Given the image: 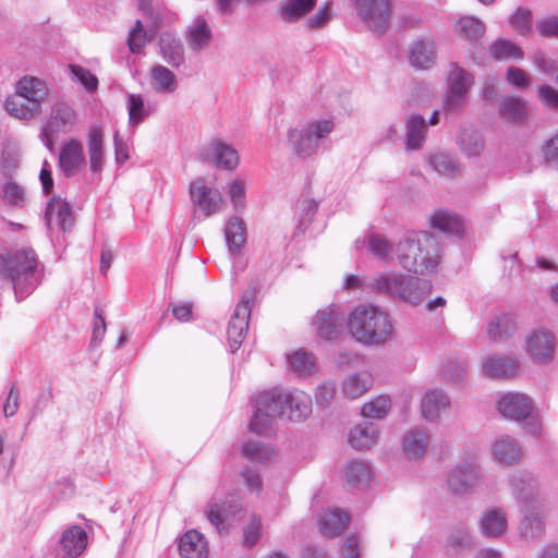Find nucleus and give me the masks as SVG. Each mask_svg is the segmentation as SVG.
I'll return each mask as SVG.
<instances>
[{"label":"nucleus","instance_id":"nucleus-14","mask_svg":"<svg viewBox=\"0 0 558 558\" xmlns=\"http://www.w3.org/2000/svg\"><path fill=\"white\" fill-rule=\"evenodd\" d=\"M450 407L451 400L446 391L438 388L428 389L421 400V414L424 420L438 423Z\"/></svg>","mask_w":558,"mask_h":558},{"label":"nucleus","instance_id":"nucleus-60","mask_svg":"<svg viewBox=\"0 0 558 558\" xmlns=\"http://www.w3.org/2000/svg\"><path fill=\"white\" fill-rule=\"evenodd\" d=\"M246 193V184L240 178H234L228 187V194L234 206H239L243 203Z\"/></svg>","mask_w":558,"mask_h":558},{"label":"nucleus","instance_id":"nucleus-8","mask_svg":"<svg viewBox=\"0 0 558 558\" xmlns=\"http://www.w3.org/2000/svg\"><path fill=\"white\" fill-rule=\"evenodd\" d=\"M201 156L204 161L227 170L235 169L240 162L236 149L221 138L208 141L203 146Z\"/></svg>","mask_w":558,"mask_h":558},{"label":"nucleus","instance_id":"nucleus-26","mask_svg":"<svg viewBox=\"0 0 558 558\" xmlns=\"http://www.w3.org/2000/svg\"><path fill=\"white\" fill-rule=\"evenodd\" d=\"M378 437V426L371 422H363L351 428L349 434V442L353 448L357 450H365L376 445Z\"/></svg>","mask_w":558,"mask_h":558},{"label":"nucleus","instance_id":"nucleus-13","mask_svg":"<svg viewBox=\"0 0 558 558\" xmlns=\"http://www.w3.org/2000/svg\"><path fill=\"white\" fill-rule=\"evenodd\" d=\"M448 82L449 90L444 100V107L450 111L460 108L464 104L472 85V77L463 69L456 68L450 72Z\"/></svg>","mask_w":558,"mask_h":558},{"label":"nucleus","instance_id":"nucleus-34","mask_svg":"<svg viewBox=\"0 0 558 558\" xmlns=\"http://www.w3.org/2000/svg\"><path fill=\"white\" fill-rule=\"evenodd\" d=\"M4 110L9 116L19 120H28L39 113L32 105L27 104L26 98L16 88L5 99Z\"/></svg>","mask_w":558,"mask_h":558},{"label":"nucleus","instance_id":"nucleus-15","mask_svg":"<svg viewBox=\"0 0 558 558\" xmlns=\"http://www.w3.org/2000/svg\"><path fill=\"white\" fill-rule=\"evenodd\" d=\"M16 90L26 98L27 104L32 105L40 112L43 104L50 95L48 83L37 76L26 75L15 85Z\"/></svg>","mask_w":558,"mask_h":558},{"label":"nucleus","instance_id":"nucleus-58","mask_svg":"<svg viewBox=\"0 0 558 558\" xmlns=\"http://www.w3.org/2000/svg\"><path fill=\"white\" fill-rule=\"evenodd\" d=\"M262 522L260 518L253 515L250 523L244 527V546L253 547L257 544L260 537Z\"/></svg>","mask_w":558,"mask_h":558},{"label":"nucleus","instance_id":"nucleus-35","mask_svg":"<svg viewBox=\"0 0 558 558\" xmlns=\"http://www.w3.org/2000/svg\"><path fill=\"white\" fill-rule=\"evenodd\" d=\"M348 522L349 517L345 512L340 509H330L320 518V531L328 537H335L344 531Z\"/></svg>","mask_w":558,"mask_h":558},{"label":"nucleus","instance_id":"nucleus-11","mask_svg":"<svg viewBox=\"0 0 558 558\" xmlns=\"http://www.w3.org/2000/svg\"><path fill=\"white\" fill-rule=\"evenodd\" d=\"M510 485L520 508L544 505L539 497L538 484L530 474L514 473Z\"/></svg>","mask_w":558,"mask_h":558},{"label":"nucleus","instance_id":"nucleus-51","mask_svg":"<svg viewBox=\"0 0 558 558\" xmlns=\"http://www.w3.org/2000/svg\"><path fill=\"white\" fill-rule=\"evenodd\" d=\"M512 28L522 36H526L532 29V13L524 8L517 9L509 19Z\"/></svg>","mask_w":558,"mask_h":558},{"label":"nucleus","instance_id":"nucleus-63","mask_svg":"<svg viewBox=\"0 0 558 558\" xmlns=\"http://www.w3.org/2000/svg\"><path fill=\"white\" fill-rule=\"evenodd\" d=\"M536 26L541 35L558 38V16H546Z\"/></svg>","mask_w":558,"mask_h":558},{"label":"nucleus","instance_id":"nucleus-5","mask_svg":"<svg viewBox=\"0 0 558 558\" xmlns=\"http://www.w3.org/2000/svg\"><path fill=\"white\" fill-rule=\"evenodd\" d=\"M497 410L505 418L522 422L523 428L530 434H541L542 423L535 415L533 401L527 395L515 391L504 393L497 400Z\"/></svg>","mask_w":558,"mask_h":558},{"label":"nucleus","instance_id":"nucleus-43","mask_svg":"<svg viewBox=\"0 0 558 558\" xmlns=\"http://www.w3.org/2000/svg\"><path fill=\"white\" fill-rule=\"evenodd\" d=\"M211 33L208 25L203 21L195 22L189 31L187 44L194 50H202L208 46Z\"/></svg>","mask_w":558,"mask_h":558},{"label":"nucleus","instance_id":"nucleus-32","mask_svg":"<svg viewBox=\"0 0 558 558\" xmlns=\"http://www.w3.org/2000/svg\"><path fill=\"white\" fill-rule=\"evenodd\" d=\"M87 545L86 532L77 525L66 529L61 536L60 547L70 557H76L83 553Z\"/></svg>","mask_w":558,"mask_h":558},{"label":"nucleus","instance_id":"nucleus-1","mask_svg":"<svg viewBox=\"0 0 558 558\" xmlns=\"http://www.w3.org/2000/svg\"><path fill=\"white\" fill-rule=\"evenodd\" d=\"M312 414V398L306 392L293 390H266L258 393L250 429L266 434L272 421L283 417L291 422H304Z\"/></svg>","mask_w":558,"mask_h":558},{"label":"nucleus","instance_id":"nucleus-62","mask_svg":"<svg viewBox=\"0 0 558 558\" xmlns=\"http://www.w3.org/2000/svg\"><path fill=\"white\" fill-rule=\"evenodd\" d=\"M332 17V11L329 3H324L317 12L308 20V25L313 28L325 26Z\"/></svg>","mask_w":558,"mask_h":558},{"label":"nucleus","instance_id":"nucleus-38","mask_svg":"<svg viewBox=\"0 0 558 558\" xmlns=\"http://www.w3.org/2000/svg\"><path fill=\"white\" fill-rule=\"evenodd\" d=\"M340 316L333 312H323L316 322L317 336L325 340L336 339L341 333Z\"/></svg>","mask_w":558,"mask_h":558},{"label":"nucleus","instance_id":"nucleus-21","mask_svg":"<svg viewBox=\"0 0 558 558\" xmlns=\"http://www.w3.org/2000/svg\"><path fill=\"white\" fill-rule=\"evenodd\" d=\"M46 219L49 228L68 230L73 226L74 218L68 202L57 197L48 204Z\"/></svg>","mask_w":558,"mask_h":558},{"label":"nucleus","instance_id":"nucleus-31","mask_svg":"<svg viewBox=\"0 0 558 558\" xmlns=\"http://www.w3.org/2000/svg\"><path fill=\"white\" fill-rule=\"evenodd\" d=\"M499 114L509 123H521L529 117L527 102L519 96L506 97L499 105Z\"/></svg>","mask_w":558,"mask_h":558},{"label":"nucleus","instance_id":"nucleus-25","mask_svg":"<svg viewBox=\"0 0 558 558\" xmlns=\"http://www.w3.org/2000/svg\"><path fill=\"white\" fill-rule=\"evenodd\" d=\"M475 546L476 544L471 533V529L464 523L454 525L446 542L447 550L453 555H461L464 551H471Z\"/></svg>","mask_w":558,"mask_h":558},{"label":"nucleus","instance_id":"nucleus-22","mask_svg":"<svg viewBox=\"0 0 558 558\" xmlns=\"http://www.w3.org/2000/svg\"><path fill=\"white\" fill-rule=\"evenodd\" d=\"M148 82L153 90L159 95L173 94L179 86L177 75L170 69L160 64L150 68Z\"/></svg>","mask_w":558,"mask_h":558},{"label":"nucleus","instance_id":"nucleus-56","mask_svg":"<svg viewBox=\"0 0 558 558\" xmlns=\"http://www.w3.org/2000/svg\"><path fill=\"white\" fill-rule=\"evenodd\" d=\"M336 387L332 383L326 381L316 387L314 398L316 404L322 408L328 407L333 400Z\"/></svg>","mask_w":558,"mask_h":558},{"label":"nucleus","instance_id":"nucleus-54","mask_svg":"<svg viewBox=\"0 0 558 558\" xmlns=\"http://www.w3.org/2000/svg\"><path fill=\"white\" fill-rule=\"evenodd\" d=\"M506 81L513 87L525 89L531 86V76L522 69L510 66L506 72Z\"/></svg>","mask_w":558,"mask_h":558},{"label":"nucleus","instance_id":"nucleus-20","mask_svg":"<svg viewBox=\"0 0 558 558\" xmlns=\"http://www.w3.org/2000/svg\"><path fill=\"white\" fill-rule=\"evenodd\" d=\"M507 527L508 519L504 509L494 508L483 512L480 520V530L485 537H501L506 533Z\"/></svg>","mask_w":558,"mask_h":558},{"label":"nucleus","instance_id":"nucleus-55","mask_svg":"<svg viewBox=\"0 0 558 558\" xmlns=\"http://www.w3.org/2000/svg\"><path fill=\"white\" fill-rule=\"evenodd\" d=\"M537 98L539 102L547 109L558 110V89L543 84L537 88Z\"/></svg>","mask_w":558,"mask_h":558},{"label":"nucleus","instance_id":"nucleus-2","mask_svg":"<svg viewBox=\"0 0 558 558\" xmlns=\"http://www.w3.org/2000/svg\"><path fill=\"white\" fill-rule=\"evenodd\" d=\"M349 335L364 345H386L393 333L389 316L372 304H359L347 316Z\"/></svg>","mask_w":558,"mask_h":558},{"label":"nucleus","instance_id":"nucleus-64","mask_svg":"<svg viewBox=\"0 0 558 558\" xmlns=\"http://www.w3.org/2000/svg\"><path fill=\"white\" fill-rule=\"evenodd\" d=\"M360 538L355 535L348 536L341 545L342 558H359Z\"/></svg>","mask_w":558,"mask_h":558},{"label":"nucleus","instance_id":"nucleus-37","mask_svg":"<svg viewBox=\"0 0 558 558\" xmlns=\"http://www.w3.org/2000/svg\"><path fill=\"white\" fill-rule=\"evenodd\" d=\"M316 0H283L280 16L287 22H296L305 17L315 7Z\"/></svg>","mask_w":558,"mask_h":558},{"label":"nucleus","instance_id":"nucleus-23","mask_svg":"<svg viewBox=\"0 0 558 558\" xmlns=\"http://www.w3.org/2000/svg\"><path fill=\"white\" fill-rule=\"evenodd\" d=\"M59 162L68 175L77 172L85 165L82 143L76 140L69 141L61 149Z\"/></svg>","mask_w":558,"mask_h":558},{"label":"nucleus","instance_id":"nucleus-9","mask_svg":"<svg viewBox=\"0 0 558 558\" xmlns=\"http://www.w3.org/2000/svg\"><path fill=\"white\" fill-rule=\"evenodd\" d=\"M359 15L375 32H384L391 19L390 0H356Z\"/></svg>","mask_w":558,"mask_h":558},{"label":"nucleus","instance_id":"nucleus-41","mask_svg":"<svg viewBox=\"0 0 558 558\" xmlns=\"http://www.w3.org/2000/svg\"><path fill=\"white\" fill-rule=\"evenodd\" d=\"M344 477L352 486L367 484L372 477V471L367 463L363 461H352L349 462L344 469Z\"/></svg>","mask_w":558,"mask_h":558},{"label":"nucleus","instance_id":"nucleus-4","mask_svg":"<svg viewBox=\"0 0 558 558\" xmlns=\"http://www.w3.org/2000/svg\"><path fill=\"white\" fill-rule=\"evenodd\" d=\"M333 130L330 120H313L287 131V145L298 157H311L318 150V142Z\"/></svg>","mask_w":558,"mask_h":558},{"label":"nucleus","instance_id":"nucleus-27","mask_svg":"<svg viewBox=\"0 0 558 558\" xmlns=\"http://www.w3.org/2000/svg\"><path fill=\"white\" fill-rule=\"evenodd\" d=\"M251 306L247 302L240 303L230 320L228 328L229 340L234 345H240L248 329Z\"/></svg>","mask_w":558,"mask_h":558},{"label":"nucleus","instance_id":"nucleus-46","mask_svg":"<svg viewBox=\"0 0 558 558\" xmlns=\"http://www.w3.org/2000/svg\"><path fill=\"white\" fill-rule=\"evenodd\" d=\"M525 344L530 349H551L556 344V338L550 330L537 328L525 336Z\"/></svg>","mask_w":558,"mask_h":558},{"label":"nucleus","instance_id":"nucleus-50","mask_svg":"<svg viewBox=\"0 0 558 558\" xmlns=\"http://www.w3.org/2000/svg\"><path fill=\"white\" fill-rule=\"evenodd\" d=\"M239 510V508H235L234 510L232 509H227L225 504L223 505H219L217 502H213L210 504L206 511H205V514H206V518L208 519V521L217 529V530H222L225 529V521H226V517L230 513V514H234L236 511Z\"/></svg>","mask_w":558,"mask_h":558},{"label":"nucleus","instance_id":"nucleus-36","mask_svg":"<svg viewBox=\"0 0 558 558\" xmlns=\"http://www.w3.org/2000/svg\"><path fill=\"white\" fill-rule=\"evenodd\" d=\"M435 59V46L429 38H422L413 44L410 60L416 68L427 69Z\"/></svg>","mask_w":558,"mask_h":558},{"label":"nucleus","instance_id":"nucleus-3","mask_svg":"<svg viewBox=\"0 0 558 558\" xmlns=\"http://www.w3.org/2000/svg\"><path fill=\"white\" fill-rule=\"evenodd\" d=\"M400 264L414 272L433 270L439 263L437 242L427 233H421L402 240L397 248Z\"/></svg>","mask_w":558,"mask_h":558},{"label":"nucleus","instance_id":"nucleus-19","mask_svg":"<svg viewBox=\"0 0 558 558\" xmlns=\"http://www.w3.org/2000/svg\"><path fill=\"white\" fill-rule=\"evenodd\" d=\"M373 376L368 372H357L347 375L340 384L343 398L355 400L364 396L373 386Z\"/></svg>","mask_w":558,"mask_h":558},{"label":"nucleus","instance_id":"nucleus-7","mask_svg":"<svg viewBox=\"0 0 558 558\" xmlns=\"http://www.w3.org/2000/svg\"><path fill=\"white\" fill-rule=\"evenodd\" d=\"M482 482L483 473L481 466L474 461L458 463L447 475L448 489L458 496L473 493Z\"/></svg>","mask_w":558,"mask_h":558},{"label":"nucleus","instance_id":"nucleus-53","mask_svg":"<svg viewBox=\"0 0 558 558\" xmlns=\"http://www.w3.org/2000/svg\"><path fill=\"white\" fill-rule=\"evenodd\" d=\"M129 121L135 125L140 123L146 116L145 102L140 95H130L129 97Z\"/></svg>","mask_w":558,"mask_h":558},{"label":"nucleus","instance_id":"nucleus-52","mask_svg":"<svg viewBox=\"0 0 558 558\" xmlns=\"http://www.w3.org/2000/svg\"><path fill=\"white\" fill-rule=\"evenodd\" d=\"M441 375L445 380L458 385L466 376V365L464 362H448L442 367Z\"/></svg>","mask_w":558,"mask_h":558},{"label":"nucleus","instance_id":"nucleus-12","mask_svg":"<svg viewBox=\"0 0 558 558\" xmlns=\"http://www.w3.org/2000/svg\"><path fill=\"white\" fill-rule=\"evenodd\" d=\"M190 193L193 203L206 217L219 213L225 205L221 193L216 189L208 187L202 181L193 182Z\"/></svg>","mask_w":558,"mask_h":558},{"label":"nucleus","instance_id":"nucleus-45","mask_svg":"<svg viewBox=\"0 0 558 558\" xmlns=\"http://www.w3.org/2000/svg\"><path fill=\"white\" fill-rule=\"evenodd\" d=\"M391 409V400L388 396L380 395L364 403L361 413L365 417L384 418Z\"/></svg>","mask_w":558,"mask_h":558},{"label":"nucleus","instance_id":"nucleus-42","mask_svg":"<svg viewBox=\"0 0 558 558\" xmlns=\"http://www.w3.org/2000/svg\"><path fill=\"white\" fill-rule=\"evenodd\" d=\"M430 225L433 228L449 233H460L463 229L462 221L458 216L444 210L436 211L432 215Z\"/></svg>","mask_w":558,"mask_h":558},{"label":"nucleus","instance_id":"nucleus-18","mask_svg":"<svg viewBox=\"0 0 558 558\" xmlns=\"http://www.w3.org/2000/svg\"><path fill=\"white\" fill-rule=\"evenodd\" d=\"M493 458L501 464L512 465L522 458V449L517 439L502 435L492 444Z\"/></svg>","mask_w":558,"mask_h":558},{"label":"nucleus","instance_id":"nucleus-17","mask_svg":"<svg viewBox=\"0 0 558 558\" xmlns=\"http://www.w3.org/2000/svg\"><path fill=\"white\" fill-rule=\"evenodd\" d=\"M105 130L101 125L95 124L89 128L86 135L87 153L92 171L102 170L106 156Z\"/></svg>","mask_w":558,"mask_h":558},{"label":"nucleus","instance_id":"nucleus-40","mask_svg":"<svg viewBox=\"0 0 558 558\" xmlns=\"http://www.w3.org/2000/svg\"><path fill=\"white\" fill-rule=\"evenodd\" d=\"M490 56L500 61L521 60L523 51L514 43L506 39H497L489 47Z\"/></svg>","mask_w":558,"mask_h":558},{"label":"nucleus","instance_id":"nucleus-28","mask_svg":"<svg viewBox=\"0 0 558 558\" xmlns=\"http://www.w3.org/2000/svg\"><path fill=\"white\" fill-rule=\"evenodd\" d=\"M286 359L288 369L298 376H311L318 371V362L312 351H292Z\"/></svg>","mask_w":558,"mask_h":558},{"label":"nucleus","instance_id":"nucleus-61","mask_svg":"<svg viewBox=\"0 0 558 558\" xmlns=\"http://www.w3.org/2000/svg\"><path fill=\"white\" fill-rule=\"evenodd\" d=\"M462 148L470 156H476L484 149V141L480 135L466 134L462 138Z\"/></svg>","mask_w":558,"mask_h":558},{"label":"nucleus","instance_id":"nucleus-33","mask_svg":"<svg viewBox=\"0 0 558 558\" xmlns=\"http://www.w3.org/2000/svg\"><path fill=\"white\" fill-rule=\"evenodd\" d=\"M453 34L459 39L474 43L485 34V25L476 17L463 16L453 24Z\"/></svg>","mask_w":558,"mask_h":558},{"label":"nucleus","instance_id":"nucleus-6","mask_svg":"<svg viewBox=\"0 0 558 558\" xmlns=\"http://www.w3.org/2000/svg\"><path fill=\"white\" fill-rule=\"evenodd\" d=\"M375 286L380 291L398 294L409 302L416 304L422 296L429 291V284L420 279H405L398 274H384L375 280Z\"/></svg>","mask_w":558,"mask_h":558},{"label":"nucleus","instance_id":"nucleus-16","mask_svg":"<svg viewBox=\"0 0 558 558\" xmlns=\"http://www.w3.org/2000/svg\"><path fill=\"white\" fill-rule=\"evenodd\" d=\"M523 518L519 525L520 535L525 539L538 538L545 529V505L520 508Z\"/></svg>","mask_w":558,"mask_h":558},{"label":"nucleus","instance_id":"nucleus-48","mask_svg":"<svg viewBox=\"0 0 558 558\" xmlns=\"http://www.w3.org/2000/svg\"><path fill=\"white\" fill-rule=\"evenodd\" d=\"M242 452L247 459L258 462L267 461L275 456L272 448L258 441H247L243 446Z\"/></svg>","mask_w":558,"mask_h":558},{"label":"nucleus","instance_id":"nucleus-49","mask_svg":"<svg viewBox=\"0 0 558 558\" xmlns=\"http://www.w3.org/2000/svg\"><path fill=\"white\" fill-rule=\"evenodd\" d=\"M149 38L147 36L146 31L141 21H135L131 26L129 36H128V45L133 53L142 52L145 45L148 43Z\"/></svg>","mask_w":558,"mask_h":558},{"label":"nucleus","instance_id":"nucleus-57","mask_svg":"<svg viewBox=\"0 0 558 558\" xmlns=\"http://www.w3.org/2000/svg\"><path fill=\"white\" fill-rule=\"evenodd\" d=\"M70 71L73 76L89 92H94L97 88L98 80L88 70L80 65H70Z\"/></svg>","mask_w":558,"mask_h":558},{"label":"nucleus","instance_id":"nucleus-30","mask_svg":"<svg viewBox=\"0 0 558 558\" xmlns=\"http://www.w3.org/2000/svg\"><path fill=\"white\" fill-rule=\"evenodd\" d=\"M179 549L182 558H207L208 555L207 542L196 530L187 531L181 537Z\"/></svg>","mask_w":558,"mask_h":558},{"label":"nucleus","instance_id":"nucleus-39","mask_svg":"<svg viewBox=\"0 0 558 558\" xmlns=\"http://www.w3.org/2000/svg\"><path fill=\"white\" fill-rule=\"evenodd\" d=\"M517 328V322L513 316L505 314L493 318L487 327L489 337L502 340L512 336Z\"/></svg>","mask_w":558,"mask_h":558},{"label":"nucleus","instance_id":"nucleus-10","mask_svg":"<svg viewBox=\"0 0 558 558\" xmlns=\"http://www.w3.org/2000/svg\"><path fill=\"white\" fill-rule=\"evenodd\" d=\"M519 369V361L506 353H490L483 357L482 374L493 380H505L515 376Z\"/></svg>","mask_w":558,"mask_h":558},{"label":"nucleus","instance_id":"nucleus-44","mask_svg":"<svg viewBox=\"0 0 558 558\" xmlns=\"http://www.w3.org/2000/svg\"><path fill=\"white\" fill-rule=\"evenodd\" d=\"M426 131L425 120L420 116L409 118L407 125V145L410 149L420 148Z\"/></svg>","mask_w":558,"mask_h":558},{"label":"nucleus","instance_id":"nucleus-47","mask_svg":"<svg viewBox=\"0 0 558 558\" xmlns=\"http://www.w3.org/2000/svg\"><path fill=\"white\" fill-rule=\"evenodd\" d=\"M226 236L231 251L241 248L246 241L243 221L238 218L230 219L227 225Z\"/></svg>","mask_w":558,"mask_h":558},{"label":"nucleus","instance_id":"nucleus-24","mask_svg":"<svg viewBox=\"0 0 558 558\" xmlns=\"http://www.w3.org/2000/svg\"><path fill=\"white\" fill-rule=\"evenodd\" d=\"M429 445L427 429L414 427L410 429L402 440V450L407 458L418 459L424 456Z\"/></svg>","mask_w":558,"mask_h":558},{"label":"nucleus","instance_id":"nucleus-29","mask_svg":"<svg viewBox=\"0 0 558 558\" xmlns=\"http://www.w3.org/2000/svg\"><path fill=\"white\" fill-rule=\"evenodd\" d=\"M76 121V114L69 107H59L54 110L51 118L44 128V135L51 145L56 135L65 130L66 126L73 125Z\"/></svg>","mask_w":558,"mask_h":558},{"label":"nucleus","instance_id":"nucleus-59","mask_svg":"<svg viewBox=\"0 0 558 558\" xmlns=\"http://www.w3.org/2000/svg\"><path fill=\"white\" fill-rule=\"evenodd\" d=\"M241 476L243 478V482L246 486V488L251 493L259 494L263 487V481L260 475L256 470H253L251 468H244L241 471Z\"/></svg>","mask_w":558,"mask_h":558}]
</instances>
